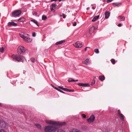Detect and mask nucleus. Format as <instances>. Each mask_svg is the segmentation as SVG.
Here are the masks:
<instances>
[{
	"label": "nucleus",
	"mask_w": 132,
	"mask_h": 132,
	"mask_svg": "<svg viewBox=\"0 0 132 132\" xmlns=\"http://www.w3.org/2000/svg\"><path fill=\"white\" fill-rule=\"evenodd\" d=\"M105 132H108V131H106Z\"/></svg>",
	"instance_id": "5fc2aeb1"
},
{
	"label": "nucleus",
	"mask_w": 132,
	"mask_h": 132,
	"mask_svg": "<svg viewBox=\"0 0 132 132\" xmlns=\"http://www.w3.org/2000/svg\"><path fill=\"white\" fill-rule=\"evenodd\" d=\"M57 0H51V1H56Z\"/></svg>",
	"instance_id": "a18cd8bd"
},
{
	"label": "nucleus",
	"mask_w": 132,
	"mask_h": 132,
	"mask_svg": "<svg viewBox=\"0 0 132 132\" xmlns=\"http://www.w3.org/2000/svg\"><path fill=\"white\" fill-rule=\"evenodd\" d=\"M77 85L80 87H89L90 86V85L88 83H78Z\"/></svg>",
	"instance_id": "6e6552de"
},
{
	"label": "nucleus",
	"mask_w": 132,
	"mask_h": 132,
	"mask_svg": "<svg viewBox=\"0 0 132 132\" xmlns=\"http://www.w3.org/2000/svg\"><path fill=\"white\" fill-rule=\"evenodd\" d=\"M89 7H87V10H89Z\"/></svg>",
	"instance_id": "de8ad7c7"
},
{
	"label": "nucleus",
	"mask_w": 132,
	"mask_h": 132,
	"mask_svg": "<svg viewBox=\"0 0 132 132\" xmlns=\"http://www.w3.org/2000/svg\"><path fill=\"white\" fill-rule=\"evenodd\" d=\"M4 51V48L3 47H2L1 48H0V52H2Z\"/></svg>",
	"instance_id": "7c9ffc66"
},
{
	"label": "nucleus",
	"mask_w": 132,
	"mask_h": 132,
	"mask_svg": "<svg viewBox=\"0 0 132 132\" xmlns=\"http://www.w3.org/2000/svg\"><path fill=\"white\" fill-rule=\"evenodd\" d=\"M47 18V17L44 15H43L42 17V19L43 20H46Z\"/></svg>",
	"instance_id": "bb28decb"
},
{
	"label": "nucleus",
	"mask_w": 132,
	"mask_h": 132,
	"mask_svg": "<svg viewBox=\"0 0 132 132\" xmlns=\"http://www.w3.org/2000/svg\"><path fill=\"white\" fill-rule=\"evenodd\" d=\"M56 126H45L44 128V131L45 132H52L55 131L56 129Z\"/></svg>",
	"instance_id": "7ed1b4c3"
},
{
	"label": "nucleus",
	"mask_w": 132,
	"mask_h": 132,
	"mask_svg": "<svg viewBox=\"0 0 132 132\" xmlns=\"http://www.w3.org/2000/svg\"><path fill=\"white\" fill-rule=\"evenodd\" d=\"M45 121L48 124H52L55 126L60 125L62 126L66 124V123L65 122H57L47 120H46Z\"/></svg>",
	"instance_id": "f03ea898"
},
{
	"label": "nucleus",
	"mask_w": 132,
	"mask_h": 132,
	"mask_svg": "<svg viewBox=\"0 0 132 132\" xmlns=\"http://www.w3.org/2000/svg\"><path fill=\"white\" fill-rule=\"evenodd\" d=\"M87 48H89V47H86L85 48V51H86V50H87Z\"/></svg>",
	"instance_id": "37998d69"
},
{
	"label": "nucleus",
	"mask_w": 132,
	"mask_h": 132,
	"mask_svg": "<svg viewBox=\"0 0 132 132\" xmlns=\"http://www.w3.org/2000/svg\"><path fill=\"white\" fill-rule=\"evenodd\" d=\"M82 117L84 118H86V116L84 114H82Z\"/></svg>",
	"instance_id": "f704fd0d"
},
{
	"label": "nucleus",
	"mask_w": 132,
	"mask_h": 132,
	"mask_svg": "<svg viewBox=\"0 0 132 132\" xmlns=\"http://www.w3.org/2000/svg\"><path fill=\"white\" fill-rule=\"evenodd\" d=\"M17 51L18 53L20 55L19 56L13 55L12 58L13 60H15L18 61L23 62L25 58L23 56H21L20 55L27 52V50L24 47L20 46L18 47Z\"/></svg>",
	"instance_id": "f257e3e1"
},
{
	"label": "nucleus",
	"mask_w": 132,
	"mask_h": 132,
	"mask_svg": "<svg viewBox=\"0 0 132 132\" xmlns=\"http://www.w3.org/2000/svg\"><path fill=\"white\" fill-rule=\"evenodd\" d=\"M70 132H81L80 130H78L77 129H73Z\"/></svg>",
	"instance_id": "b1692460"
},
{
	"label": "nucleus",
	"mask_w": 132,
	"mask_h": 132,
	"mask_svg": "<svg viewBox=\"0 0 132 132\" xmlns=\"http://www.w3.org/2000/svg\"><path fill=\"white\" fill-rule=\"evenodd\" d=\"M118 18L120 21H123L125 20V18L123 16H119L118 17Z\"/></svg>",
	"instance_id": "6ab92c4d"
},
{
	"label": "nucleus",
	"mask_w": 132,
	"mask_h": 132,
	"mask_svg": "<svg viewBox=\"0 0 132 132\" xmlns=\"http://www.w3.org/2000/svg\"><path fill=\"white\" fill-rule=\"evenodd\" d=\"M95 29V27L94 26H92L89 29V32L90 34H91Z\"/></svg>",
	"instance_id": "9b49d317"
},
{
	"label": "nucleus",
	"mask_w": 132,
	"mask_h": 132,
	"mask_svg": "<svg viewBox=\"0 0 132 132\" xmlns=\"http://www.w3.org/2000/svg\"><path fill=\"white\" fill-rule=\"evenodd\" d=\"M17 24L13 22H9L8 23L9 26H16L17 25Z\"/></svg>",
	"instance_id": "f8f14e48"
},
{
	"label": "nucleus",
	"mask_w": 132,
	"mask_h": 132,
	"mask_svg": "<svg viewBox=\"0 0 132 132\" xmlns=\"http://www.w3.org/2000/svg\"><path fill=\"white\" fill-rule=\"evenodd\" d=\"M24 20L25 19L23 17H21L18 20V21L20 22H23L24 21Z\"/></svg>",
	"instance_id": "412c9836"
},
{
	"label": "nucleus",
	"mask_w": 132,
	"mask_h": 132,
	"mask_svg": "<svg viewBox=\"0 0 132 132\" xmlns=\"http://www.w3.org/2000/svg\"><path fill=\"white\" fill-rule=\"evenodd\" d=\"M95 118V117L93 115L91 116L88 119H87V120L89 123H91L94 121Z\"/></svg>",
	"instance_id": "423d86ee"
},
{
	"label": "nucleus",
	"mask_w": 132,
	"mask_h": 132,
	"mask_svg": "<svg viewBox=\"0 0 132 132\" xmlns=\"http://www.w3.org/2000/svg\"><path fill=\"white\" fill-rule=\"evenodd\" d=\"M60 92H61V93H64V92H63V91H60Z\"/></svg>",
	"instance_id": "8fccbe9b"
},
{
	"label": "nucleus",
	"mask_w": 132,
	"mask_h": 132,
	"mask_svg": "<svg viewBox=\"0 0 132 132\" xmlns=\"http://www.w3.org/2000/svg\"><path fill=\"white\" fill-rule=\"evenodd\" d=\"M111 62L114 64L115 63V60L113 59H112L111 60Z\"/></svg>",
	"instance_id": "cd10ccee"
},
{
	"label": "nucleus",
	"mask_w": 132,
	"mask_h": 132,
	"mask_svg": "<svg viewBox=\"0 0 132 132\" xmlns=\"http://www.w3.org/2000/svg\"><path fill=\"white\" fill-rule=\"evenodd\" d=\"M76 25H77V23H76V22H74L73 23V26H76Z\"/></svg>",
	"instance_id": "e433bc0d"
},
{
	"label": "nucleus",
	"mask_w": 132,
	"mask_h": 132,
	"mask_svg": "<svg viewBox=\"0 0 132 132\" xmlns=\"http://www.w3.org/2000/svg\"><path fill=\"white\" fill-rule=\"evenodd\" d=\"M60 16L61 17V16H62V15H60Z\"/></svg>",
	"instance_id": "6e6d98bb"
},
{
	"label": "nucleus",
	"mask_w": 132,
	"mask_h": 132,
	"mask_svg": "<svg viewBox=\"0 0 132 132\" xmlns=\"http://www.w3.org/2000/svg\"><path fill=\"white\" fill-rule=\"evenodd\" d=\"M32 36L33 37H35L36 36V34L35 33H34L32 34Z\"/></svg>",
	"instance_id": "a19ab883"
},
{
	"label": "nucleus",
	"mask_w": 132,
	"mask_h": 132,
	"mask_svg": "<svg viewBox=\"0 0 132 132\" xmlns=\"http://www.w3.org/2000/svg\"><path fill=\"white\" fill-rule=\"evenodd\" d=\"M53 8L51 9V11H53Z\"/></svg>",
	"instance_id": "49530a36"
},
{
	"label": "nucleus",
	"mask_w": 132,
	"mask_h": 132,
	"mask_svg": "<svg viewBox=\"0 0 132 132\" xmlns=\"http://www.w3.org/2000/svg\"><path fill=\"white\" fill-rule=\"evenodd\" d=\"M78 81V80H75V81Z\"/></svg>",
	"instance_id": "3c124183"
},
{
	"label": "nucleus",
	"mask_w": 132,
	"mask_h": 132,
	"mask_svg": "<svg viewBox=\"0 0 132 132\" xmlns=\"http://www.w3.org/2000/svg\"><path fill=\"white\" fill-rule=\"evenodd\" d=\"M89 59H86L84 62V63L86 65H88L89 63Z\"/></svg>",
	"instance_id": "4468645a"
},
{
	"label": "nucleus",
	"mask_w": 132,
	"mask_h": 132,
	"mask_svg": "<svg viewBox=\"0 0 132 132\" xmlns=\"http://www.w3.org/2000/svg\"><path fill=\"white\" fill-rule=\"evenodd\" d=\"M31 21L33 22L34 23H35L37 26H39V25L38 23V22L36 20H31Z\"/></svg>",
	"instance_id": "5701e85b"
},
{
	"label": "nucleus",
	"mask_w": 132,
	"mask_h": 132,
	"mask_svg": "<svg viewBox=\"0 0 132 132\" xmlns=\"http://www.w3.org/2000/svg\"><path fill=\"white\" fill-rule=\"evenodd\" d=\"M94 78L95 79V78H96V77H94Z\"/></svg>",
	"instance_id": "864d4df0"
},
{
	"label": "nucleus",
	"mask_w": 132,
	"mask_h": 132,
	"mask_svg": "<svg viewBox=\"0 0 132 132\" xmlns=\"http://www.w3.org/2000/svg\"><path fill=\"white\" fill-rule=\"evenodd\" d=\"M2 105V104L0 103V106H1Z\"/></svg>",
	"instance_id": "603ef678"
},
{
	"label": "nucleus",
	"mask_w": 132,
	"mask_h": 132,
	"mask_svg": "<svg viewBox=\"0 0 132 132\" xmlns=\"http://www.w3.org/2000/svg\"><path fill=\"white\" fill-rule=\"evenodd\" d=\"M53 86V88H55L56 90H58V91H61V90L58 88H57L56 87Z\"/></svg>",
	"instance_id": "2f4dec72"
},
{
	"label": "nucleus",
	"mask_w": 132,
	"mask_h": 132,
	"mask_svg": "<svg viewBox=\"0 0 132 132\" xmlns=\"http://www.w3.org/2000/svg\"><path fill=\"white\" fill-rule=\"evenodd\" d=\"M95 80L94 79H93L91 85H93L95 84Z\"/></svg>",
	"instance_id": "c85d7f7f"
},
{
	"label": "nucleus",
	"mask_w": 132,
	"mask_h": 132,
	"mask_svg": "<svg viewBox=\"0 0 132 132\" xmlns=\"http://www.w3.org/2000/svg\"><path fill=\"white\" fill-rule=\"evenodd\" d=\"M121 4V3H113V5L115 6H118L120 5Z\"/></svg>",
	"instance_id": "4be33fe9"
},
{
	"label": "nucleus",
	"mask_w": 132,
	"mask_h": 132,
	"mask_svg": "<svg viewBox=\"0 0 132 132\" xmlns=\"http://www.w3.org/2000/svg\"><path fill=\"white\" fill-rule=\"evenodd\" d=\"M58 87L59 88V89H61L64 91H74L73 89H67L60 86H59Z\"/></svg>",
	"instance_id": "9d476101"
},
{
	"label": "nucleus",
	"mask_w": 132,
	"mask_h": 132,
	"mask_svg": "<svg viewBox=\"0 0 132 132\" xmlns=\"http://www.w3.org/2000/svg\"><path fill=\"white\" fill-rule=\"evenodd\" d=\"M22 12L20 10H15L12 13V16L14 17L19 16L21 14Z\"/></svg>",
	"instance_id": "39448f33"
},
{
	"label": "nucleus",
	"mask_w": 132,
	"mask_h": 132,
	"mask_svg": "<svg viewBox=\"0 0 132 132\" xmlns=\"http://www.w3.org/2000/svg\"><path fill=\"white\" fill-rule=\"evenodd\" d=\"M92 8L93 10H94L95 9V8L94 7H92Z\"/></svg>",
	"instance_id": "09e8293b"
},
{
	"label": "nucleus",
	"mask_w": 132,
	"mask_h": 132,
	"mask_svg": "<svg viewBox=\"0 0 132 132\" xmlns=\"http://www.w3.org/2000/svg\"><path fill=\"white\" fill-rule=\"evenodd\" d=\"M74 46L77 48H80L83 45V44L79 42H77L74 44Z\"/></svg>",
	"instance_id": "0eeeda50"
},
{
	"label": "nucleus",
	"mask_w": 132,
	"mask_h": 132,
	"mask_svg": "<svg viewBox=\"0 0 132 132\" xmlns=\"http://www.w3.org/2000/svg\"><path fill=\"white\" fill-rule=\"evenodd\" d=\"M99 17L100 16L99 15L95 16L92 20V22H94L95 21L99 18Z\"/></svg>",
	"instance_id": "f3484780"
},
{
	"label": "nucleus",
	"mask_w": 132,
	"mask_h": 132,
	"mask_svg": "<svg viewBox=\"0 0 132 132\" xmlns=\"http://www.w3.org/2000/svg\"><path fill=\"white\" fill-rule=\"evenodd\" d=\"M0 132H7L5 130L3 129H1L0 130Z\"/></svg>",
	"instance_id": "c9c22d12"
},
{
	"label": "nucleus",
	"mask_w": 132,
	"mask_h": 132,
	"mask_svg": "<svg viewBox=\"0 0 132 132\" xmlns=\"http://www.w3.org/2000/svg\"><path fill=\"white\" fill-rule=\"evenodd\" d=\"M31 62L33 63L35 62V60L34 58H31Z\"/></svg>",
	"instance_id": "c756f323"
},
{
	"label": "nucleus",
	"mask_w": 132,
	"mask_h": 132,
	"mask_svg": "<svg viewBox=\"0 0 132 132\" xmlns=\"http://www.w3.org/2000/svg\"><path fill=\"white\" fill-rule=\"evenodd\" d=\"M0 126L6 128L7 127V124L4 121L0 120Z\"/></svg>",
	"instance_id": "1a4fd4ad"
},
{
	"label": "nucleus",
	"mask_w": 132,
	"mask_h": 132,
	"mask_svg": "<svg viewBox=\"0 0 132 132\" xmlns=\"http://www.w3.org/2000/svg\"><path fill=\"white\" fill-rule=\"evenodd\" d=\"M75 80L74 79H72V82H75Z\"/></svg>",
	"instance_id": "c03bdc74"
},
{
	"label": "nucleus",
	"mask_w": 132,
	"mask_h": 132,
	"mask_svg": "<svg viewBox=\"0 0 132 132\" xmlns=\"http://www.w3.org/2000/svg\"><path fill=\"white\" fill-rule=\"evenodd\" d=\"M20 37L23 38L24 40L26 42L30 43H31L32 40L31 39L25 36L22 34H20Z\"/></svg>",
	"instance_id": "20e7f679"
},
{
	"label": "nucleus",
	"mask_w": 132,
	"mask_h": 132,
	"mask_svg": "<svg viewBox=\"0 0 132 132\" xmlns=\"http://www.w3.org/2000/svg\"><path fill=\"white\" fill-rule=\"evenodd\" d=\"M27 35H29L28 34H27Z\"/></svg>",
	"instance_id": "4d7b16f0"
},
{
	"label": "nucleus",
	"mask_w": 132,
	"mask_h": 132,
	"mask_svg": "<svg viewBox=\"0 0 132 132\" xmlns=\"http://www.w3.org/2000/svg\"><path fill=\"white\" fill-rule=\"evenodd\" d=\"M35 126L38 128L39 129H41L42 126H41L39 124H35Z\"/></svg>",
	"instance_id": "aec40b11"
},
{
	"label": "nucleus",
	"mask_w": 132,
	"mask_h": 132,
	"mask_svg": "<svg viewBox=\"0 0 132 132\" xmlns=\"http://www.w3.org/2000/svg\"><path fill=\"white\" fill-rule=\"evenodd\" d=\"M65 42V41L64 40H62L61 41H59L56 42L55 44L56 45H58L59 44H62L63 43H64Z\"/></svg>",
	"instance_id": "a211bd4d"
},
{
	"label": "nucleus",
	"mask_w": 132,
	"mask_h": 132,
	"mask_svg": "<svg viewBox=\"0 0 132 132\" xmlns=\"http://www.w3.org/2000/svg\"><path fill=\"white\" fill-rule=\"evenodd\" d=\"M94 52L97 54H98L99 52V50L97 48L95 49L94 50Z\"/></svg>",
	"instance_id": "a878e982"
},
{
	"label": "nucleus",
	"mask_w": 132,
	"mask_h": 132,
	"mask_svg": "<svg viewBox=\"0 0 132 132\" xmlns=\"http://www.w3.org/2000/svg\"><path fill=\"white\" fill-rule=\"evenodd\" d=\"M99 79L100 80L103 81L105 79V78L104 76L101 75L99 76Z\"/></svg>",
	"instance_id": "2eb2a0df"
},
{
	"label": "nucleus",
	"mask_w": 132,
	"mask_h": 132,
	"mask_svg": "<svg viewBox=\"0 0 132 132\" xmlns=\"http://www.w3.org/2000/svg\"><path fill=\"white\" fill-rule=\"evenodd\" d=\"M118 116H119L120 119L121 120L123 121L124 120L125 117L122 114H120Z\"/></svg>",
	"instance_id": "dca6fc26"
},
{
	"label": "nucleus",
	"mask_w": 132,
	"mask_h": 132,
	"mask_svg": "<svg viewBox=\"0 0 132 132\" xmlns=\"http://www.w3.org/2000/svg\"><path fill=\"white\" fill-rule=\"evenodd\" d=\"M37 14V13L35 12L33 13V15H36Z\"/></svg>",
	"instance_id": "58836bf2"
},
{
	"label": "nucleus",
	"mask_w": 132,
	"mask_h": 132,
	"mask_svg": "<svg viewBox=\"0 0 132 132\" xmlns=\"http://www.w3.org/2000/svg\"><path fill=\"white\" fill-rule=\"evenodd\" d=\"M62 16H63V18H65V14L64 13H63L62 14Z\"/></svg>",
	"instance_id": "ea45409f"
},
{
	"label": "nucleus",
	"mask_w": 132,
	"mask_h": 132,
	"mask_svg": "<svg viewBox=\"0 0 132 132\" xmlns=\"http://www.w3.org/2000/svg\"><path fill=\"white\" fill-rule=\"evenodd\" d=\"M121 25L122 24L121 23H119L118 25V26L119 27H121Z\"/></svg>",
	"instance_id": "79ce46f5"
},
{
	"label": "nucleus",
	"mask_w": 132,
	"mask_h": 132,
	"mask_svg": "<svg viewBox=\"0 0 132 132\" xmlns=\"http://www.w3.org/2000/svg\"><path fill=\"white\" fill-rule=\"evenodd\" d=\"M72 79L71 78H69L68 80L69 82H72Z\"/></svg>",
	"instance_id": "72a5a7b5"
},
{
	"label": "nucleus",
	"mask_w": 132,
	"mask_h": 132,
	"mask_svg": "<svg viewBox=\"0 0 132 132\" xmlns=\"http://www.w3.org/2000/svg\"><path fill=\"white\" fill-rule=\"evenodd\" d=\"M105 18L107 19L109 18L110 15V13L108 11H106L105 13Z\"/></svg>",
	"instance_id": "ddd939ff"
},
{
	"label": "nucleus",
	"mask_w": 132,
	"mask_h": 132,
	"mask_svg": "<svg viewBox=\"0 0 132 132\" xmlns=\"http://www.w3.org/2000/svg\"><path fill=\"white\" fill-rule=\"evenodd\" d=\"M54 132H65V131L63 130L59 129L57 130H55Z\"/></svg>",
	"instance_id": "393cba45"
},
{
	"label": "nucleus",
	"mask_w": 132,
	"mask_h": 132,
	"mask_svg": "<svg viewBox=\"0 0 132 132\" xmlns=\"http://www.w3.org/2000/svg\"><path fill=\"white\" fill-rule=\"evenodd\" d=\"M121 114V113H120V110H118V115H119V114Z\"/></svg>",
	"instance_id": "4c0bfd02"
},
{
	"label": "nucleus",
	"mask_w": 132,
	"mask_h": 132,
	"mask_svg": "<svg viewBox=\"0 0 132 132\" xmlns=\"http://www.w3.org/2000/svg\"><path fill=\"white\" fill-rule=\"evenodd\" d=\"M52 6L53 8H54L56 6V5L55 4H52Z\"/></svg>",
	"instance_id": "473e14b6"
}]
</instances>
